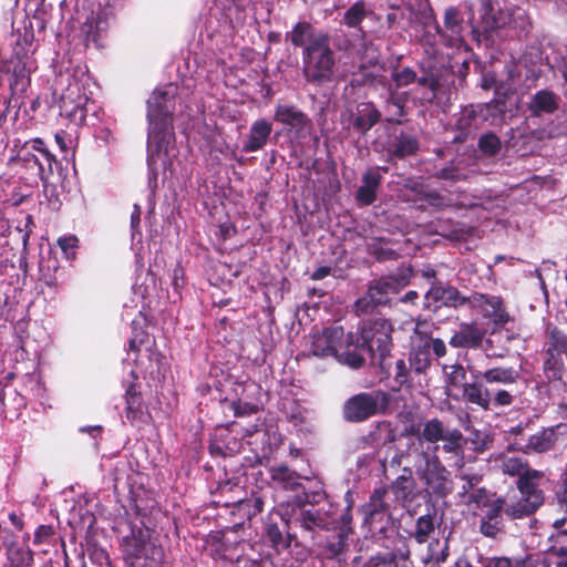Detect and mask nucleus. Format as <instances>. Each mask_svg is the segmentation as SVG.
I'll use <instances>...</instances> for the list:
<instances>
[{
	"label": "nucleus",
	"mask_w": 567,
	"mask_h": 567,
	"mask_svg": "<svg viewBox=\"0 0 567 567\" xmlns=\"http://www.w3.org/2000/svg\"><path fill=\"white\" fill-rule=\"evenodd\" d=\"M176 87L173 84L157 87L147 100L148 120V165L166 168L177 155L173 128V100Z\"/></svg>",
	"instance_id": "1"
},
{
	"label": "nucleus",
	"mask_w": 567,
	"mask_h": 567,
	"mask_svg": "<svg viewBox=\"0 0 567 567\" xmlns=\"http://www.w3.org/2000/svg\"><path fill=\"white\" fill-rule=\"evenodd\" d=\"M352 333H344L342 327L334 326L323 329L312 336L311 354L326 358L333 357L338 362L350 368H360L364 358L358 351Z\"/></svg>",
	"instance_id": "2"
},
{
	"label": "nucleus",
	"mask_w": 567,
	"mask_h": 567,
	"mask_svg": "<svg viewBox=\"0 0 567 567\" xmlns=\"http://www.w3.org/2000/svg\"><path fill=\"white\" fill-rule=\"evenodd\" d=\"M504 473L519 475L518 491L520 498L506 507V514L513 518H522L533 514L543 503L544 497L536 482L543 477L537 470H525V464L517 457H507L503 462Z\"/></svg>",
	"instance_id": "3"
},
{
	"label": "nucleus",
	"mask_w": 567,
	"mask_h": 567,
	"mask_svg": "<svg viewBox=\"0 0 567 567\" xmlns=\"http://www.w3.org/2000/svg\"><path fill=\"white\" fill-rule=\"evenodd\" d=\"M334 65L333 53L326 35H319L303 51V72L310 81L329 80Z\"/></svg>",
	"instance_id": "4"
},
{
	"label": "nucleus",
	"mask_w": 567,
	"mask_h": 567,
	"mask_svg": "<svg viewBox=\"0 0 567 567\" xmlns=\"http://www.w3.org/2000/svg\"><path fill=\"white\" fill-rule=\"evenodd\" d=\"M391 324L385 320L373 322L369 328L362 331V343H358V351L363 357V352L369 351L383 358L391 347Z\"/></svg>",
	"instance_id": "5"
},
{
	"label": "nucleus",
	"mask_w": 567,
	"mask_h": 567,
	"mask_svg": "<svg viewBox=\"0 0 567 567\" xmlns=\"http://www.w3.org/2000/svg\"><path fill=\"white\" fill-rule=\"evenodd\" d=\"M234 392L237 400L231 403L236 415L256 413L261 405V386L251 380L236 382Z\"/></svg>",
	"instance_id": "6"
},
{
	"label": "nucleus",
	"mask_w": 567,
	"mask_h": 567,
	"mask_svg": "<svg viewBox=\"0 0 567 567\" xmlns=\"http://www.w3.org/2000/svg\"><path fill=\"white\" fill-rule=\"evenodd\" d=\"M87 96L80 92L79 85L71 84L61 97V115L68 117L75 124H82L86 117Z\"/></svg>",
	"instance_id": "7"
},
{
	"label": "nucleus",
	"mask_w": 567,
	"mask_h": 567,
	"mask_svg": "<svg viewBox=\"0 0 567 567\" xmlns=\"http://www.w3.org/2000/svg\"><path fill=\"white\" fill-rule=\"evenodd\" d=\"M380 394L361 393L349 399L344 405V416L349 421H363L378 411Z\"/></svg>",
	"instance_id": "8"
},
{
	"label": "nucleus",
	"mask_w": 567,
	"mask_h": 567,
	"mask_svg": "<svg viewBox=\"0 0 567 567\" xmlns=\"http://www.w3.org/2000/svg\"><path fill=\"white\" fill-rule=\"evenodd\" d=\"M483 316L493 322L494 331L504 328L507 323L513 322L514 319L507 312L502 298L497 296L481 295L476 299Z\"/></svg>",
	"instance_id": "9"
},
{
	"label": "nucleus",
	"mask_w": 567,
	"mask_h": 567,
	"mask_svg": "<svg viewBox=\"0 0 567 567\" xmlns=\"http://www.w3.org/2000/svg\"><path fill=\"white\" fill-rule=\"evenodd\" d=\"M396 290V285L392 280H378L369 287L367 295L359 299L355 306L358 310L369 312L373 307L385 303L389 300V295L395 293Z\"/></svg>",
	"instance_id": "10"
},
{
	"label": "nucleus",
	"mask_w": 567,
	"mask_h": 567,
	"mask_svg": "<svg viewBox=\"0 0 567 567\" xmlns=\"http://www.w3.org/2000/svg\"><path fill=\"white\" fill-rule=\"evenodd\" d=\"M422 439L431 443H436L441 440L446 441L447 444L444 445V450L450 452L458 445L462 434L457 430L445 432L443 423L437 419H432L424 424Z\"/></svg>",
	"instance_id": "11"
},
{
	"label": "nucleus",
	"mask_w": 567,
	"mask_h": 567,
	"mask_svg": "<svg viewBox=\"0 0 567 567\" xmlns=\"http://www.w3.org/2000/svg\"><path fill=\"white\" fill-rule=\"evenodd\" d=\"M430 362V337L420 332V324L417 323L412 337L410 363L416 372H423L429 368Z\"/></svg>",
	"instance_id": "12"
},
{
	"label": "nucleus",
	"mask_w": 567,
	"mask_h": 567,
	"mask_svg": "<svg viewBox=\"0 0 567 567\" xmlns=\"http://www.w3.org/2000/svg\"><path fill=\"white\" fill-rule=\"evenodd\" d=\"M423 464L416 466L417 474L433 488H440L446 480V471L441 465L439 458L434 456L422 455Z\"/></svg>",
	"instance_id": "13"
},
{
	"label": "nucleus",
	"mask_w": 567,
	"mask_h": 567,
	"mask_svg": "<svg viewBox=\"0 0 567 567\" xmlns=\"http://www.w3.org/2000/svg\"><path fill=\"white\" fill-rule=\"evenodd\" d=\"M565 433V425L544 429L529 437L527 449L536 453L547 452L555 446L559 435Z\"/></svg>",
	"instance_id": "14"
},
{
	"label": "nucleus",
	"mask_w": 567,
	"mask_h": 567,
	"mask_svg": "<svg viewBox=\"0 0 567 567\" xmlns=\"http://www.w3.org/2000/svg\"><path fill=\"white\" fill-rule=\"evenodd\" d=\"M275 120L297 132L303 131L309 125L308 117L296 107L289 105H278Z\"/></svg>",
	"instance_id": "15"
},
{
	"label": "nucleus",
	"mask_w": 567,
	"mask_h": 567,
	"mask_svg": "<svg viewBox=\"0 0 567 567\" xmlns=\"http://www.w3.org/2000/svg\"><path fill=\"white\" fill-rule=\"evenodd\" d=\"M443 37L449 39L451 45H460L463 41V17L455 8H449L444 14Z\"/></svg>",
	"instance_id": "16"
},
{
	"label": "nucleus",
	"mask_w": 567,
	"mask_h": 567,
	"mask_svg": "<svg viewBox=\"0 0 567 567\" xmlns=\"http://www.w3.org/2000/svg\"><path fill=\"white\" fill-rule=\"evenodd\" d=\"M426 299L429 302L437 303L436 307H457L465 302V298L455 288L441 286L432 287L426 293Z\"/></svg>",
	"instance_id": "17"
},
{
	"label": "nucleus",
	"mask_w": 567,
	"mask_h": 567,
	"mask_svg": "<svg viewBox=\"0 0 567 567\" xmlns=\"http://www.w3.org/2000/svg\"><path fill=\"white\" fill-rule=\"evenodd\" d=\"M271 133V124L265 120L256 121L250 128L248 141L244 145L245 152H255L261 148Z\"/></svg>",
	"instance_id": "18"
},
{
	"label": "nucleus",
	"mask_w": 567,
	"mask_h": 567,
	"mask_svg": "<svg viewBox=\"0 0 567 567\" xmlns=\"http://www.w3.org/2000/svg\"><path fill=\"white\" fill-rule=\"evenodd\" d=\"M446 377V392L450 396L458 400L460 395L456 390H463L466 379V372L462 365L453 364L444 368Z\"/></svg>",
	"instance_id": "19"
},
{
	"label": "nucleus",
	"mask_w": 567,
	"mask_h": 567,
	"mask_svg": "<svg viewBox=\"0 0 567 567\" xmlns=\"http://www.w3.org/2000/svg\"><path fill=\"white\" fill-rule=\"evenodd\" d=\"M481 17L482 23L486 30L502 28L508 20L507 14L503 11H498L496 13L495 8L489 0H483L481 4Z\"/></svg>",
	"instance_id": "20"
},
{
	"label": "nucleus",
	"mask_w": 567,
	"mask_h": 567,
	"mask_svg": "<svg viewBox=\"0 0 567 567\" xmlns=\"http://www.w3.org/2000/svg\"><path fill=\"white\" fill-rule=\"evenodd\" d=\"M380 183V175L375 171H369L363 176V184L357 193L360 203L369 205L375 199V192Z\"/></svg>",
	"instance_id": "21"
},
{
	"label": "nucleus",
	"mask_w": 567,
	"mask_h": 567,
	"mask_svg": "<svg viewBox=\"0 0 567 567\" xmlns=\"http://www.w3.org/2000/svg\"><path fill=\"white\" fill-rule=\"evenodd\" d=\"M379 112L371 103H361L357 107L354 125L358 130L367 132L379 120Z\"/></svg>",
	"instance_id": "22"
},
{
	"label": "nucleus",
	"mask_w": 567,
	"mask_h": 567,
	"mask_svg": "<svg viewBox=\"0 0 567 567\" xmlns=\"http://www.w3.org/2000/svg\"><path fill=\"white\" fill-rule=\"evenodd\" d=\"M463 396L471 403L481 406L484 410H488L491 403V396L487 389L476 383H468L464 385L462 390Z\"/></svg>",
	"instance_id": "23"
},
{
	"label": "nucleus",
	"mask_w": 567,
	"mask_h": 567,
	"mask_svg": "<svg viewBox=\"0 0 567 567\" xmlns=\"http://www.w3.org/2000/svg\"><path fill=\"white\" fill-rule=\"evenodd\" d=\"M529 109L536 115L551 113L557 109L556 96L549 91H540L533 97Z\"/></svg>",
	"instance_id": "24"
},
{
	"label": "nucleus",
	"mask_w": 567,
	"mask_h": 567,
	"mask_svg": "<svg viewBox=\"0 0 567 567\" xmlns=\"http://www.w3.org/2000/svg\"><path fill=\"white\" fill-rule=\"evenodd\" d=\"M502 504L498 502L486 513V519L481 524V532L488 537H495L502 529V522L499 519V512Z\"/></svg>",
	"instance_id": "25"
},
{
	"label": "nucleus",
	"mask_w": 567,
	"mask_h": 567,
	"mask_svg": "<svg viewBox=\"0 0 567 567\" xmlns=\"http://www.w3.org/2000/svg\"><path fill=\"white\" fill-rule=\"evenodd\" d=\"M483 378L488 383H514L518 373L513 368H493L484 372Z\"/></svg>",
	"instance_id": "26"
},
{
	"label": "nucleus",
	"mask_w": 567,
	"mask_h": 567,
	"mask_svg": "<svg viewBox=\"0 0 567 567\" xmlns=\"http://www.w3.org/2000/svg\"><path fill=\"white\" fill-rule=\"evenodd\" d=\"M433 530L434 525L432 518L430 516H421L416 520L414 537L417 543H425Z\"/></svg>",
	"instance_id": "27"
},
{
	"label": "nucleus",
	"mask_w": 567,
	"mask_h": 567,
	"mask_svg": "<svg viewBox=\"0 0 567 567\" xmlns=\"http://www.w3.org/2000/svg\"><path fill=\"white\" fill-rule=\"evenodd\" d=\"M567 567V548L551 549L542 561V567Z\"/></svg>",
	"instance_id": "28"
},
{
	"label": "nucleus",
	"mask_w": 567,
	"mask_h": 567,
	"mask_svg": "<svg viewBox=\"0 0 567 567\" xmlns=\"http://www.w3.org/2000/svg\"><path fill=\"white\" fill-rule=\"evenodd\" d=\"M312 35V28L309 23L299 22L290 33L291 42L296 47H300L307 39Z\"/></svg>",
	"instance_id": "29"
},
{
	"label": "nucleus",
	"mask_w": 567,
	"mask_h": 567,
	"mask_svg": "<svg viewBox=\"0 0 567 567\" xmlns=\"http://www.w3.org/2000/svg\"><path fill=\"white\" fill-rule=\"evenodd\" d=\"M365 9L363 2H357L344 13V23L348 27L358 25L364 18Z\"/></svg>",
	"instance_id": "30"
},
{
	"label": "nucleus",
	"mask_w": 567,
	"mask_h": 567,
	"mask_svg": "<svg viewBox=\"0 0 567 567\" xmlns=\"http://www.w3.org/2000/svg\"><path fill=\"white\" fill-rule=\"evenodd\" d=\"M78 238L74 235L60 237L58 245L62 249L66 259H73L75 257V248L78 247Z\"/></svg>",
	"instance_id": "31"
},
{
	"label": "nucleus",
	"mask_w": 567,
	"mask_h": 567,
	"mask_svg": "<svg viewBox=\"0 0 567 567\" xmlns=\"http://www.w3.org/2000/svg\"><path fill=\"white\" fill-rule=\"evenodd\" d=\"M498 138L493 134L484 135L480 140L481 150L488 154L496 153V151L498 150Z\"/></svg>",
	"instance_id": "32"
},
{
	"label": "nucleus",
	"mask_w": 567,
	"mask_h": 567,
	"mask_svg": "<svg viewBox=\"0 0 567 567\" xmlns=\"http://www.w3.org/2000/svg\"><path fill=\"white\" fill-rule=\"evenodd\" d=\"M481 336H476L474 339H470L465 332H461L453 336L450 340V343L453 347H467L477 343L481 340Z\"/></svg>",
	"instance_id": "33"
},
{
	"label": "nucleus",
	"mask_w": 567,
	"mask_h": 567,
	"mask_svg": "<svg viewBox=\"0 0 567 567\" xmlns=\"http://www.w3.org/2000/svg\"><path fill=\"white\" fill-rule=\"evenodd\" d=\"M30 144L33 150L40 152L43 155L48 165L51 167L52 162L54 161V156L44 146V142L41 138H34L30 142Z\"/></svg>",
	"instance_id": "34"
},
{
	"label": "nucleus",
	"mask_w": 567,
	"mask_h": 567,
	"mask_svg": "<svg viewBox=\"0 0 567 567\" xmlns=\"http://www.w3.org/2000/svg\"><path fill=\"white\" fill-rule=\"evenodd\" d=\"M433 350L436 357L441 358L446 353L445 343L441 339L430 338V350Z\"/></svg>",
	"instance_id": "35"
},
{
	"label": "nucleus",
	"mask_w": 567,
	"mask_h": 567,
	"mask_svg": "<svg viewBox=\"0 0 567 567\" xmlns=\"http://www.w3.org/2000/svg\"><path fill=\"white\" fill-rule=\"evenodd\" d=\"M512 401H513V396L511 395L509 392H507L505 390L498 391L494 398L495 404L499 405V406L509 405L512 403Z\"/></svg>",
	"instance_id": "36"
},
{
	"label": "nucleus",
	"mask_w": 567,
	"mask_h": 567,
	"mask_svg": "<svg viewBox=\"0 0 567 567\" xmlns=\"http://www.w3.org/2000/svg\"><path fill=\"white\" fill-rule=\"evenodd\" d=\"M415 78V73L411 70H403L401 73H398L395 76V81L399 85H405L413 82Z\"/></svg>",
	"instance_id": "37"
},
{
	"label": "nucleus",
	"mask_w": 567,
	"mask_h": 567,
	"mask_svg": "<svg viewBox=\"0 0 567 567\" xmlns=\"http://www.w3.org/2000/svg\"><path fill=\"white\" fill-rule=\"evenodd\" d=\"M136 401V391L134 386H130L126 391V402H127V411L131 412L133 410L134 403Z\"/></svg>",
	"instance_id": "38"
},
{
	"label": "nucleus",
	"mask_w": 567,
	"mask_h": 567,
	"mask_svg": "<svg viewBox=\"0 0 567 567\" xmlns=\"http://www.w3.org/2000/svg\"><path fill=\"white\" fill-rule=\"evenodd\" d=\"M268 536L275 545L281 542V533L277 526H270L268 528Z\"/></svg>",
	"instance_id": "39"
},
{
	"label": "nucleus",
	"mask_w": 567,
	"mask_h": 567,
	"mask_svg": "<svg viewBox=\"0 0 567 567\" xmlns=\"http://www.w3.org/2000/svg\"><path fill=\"white\" fill-rule=\"evenodd\" d=\"M224 9L230 10L233 7L240 8L245 4V0H217Z\"/></svg>",
	"instance_id": "40"
},
{
	"label": "nucleus",
	"mask_w": 567,
	"mask_h": 567,
	"mask_svg": "<svg viewBox=\"0 0 567 567\" xmlns=\"http://www.w3.org/2000/svg\"><path fill=\"white\" fill-rule=\"evenodd\" d=\"M447 557V545L445 544L442 551L437 555L431 554L427 560H434L435 563L440 564L444 561Z\"/></svg>",
	"instance_id": "41"
},
{
	"label": "nucleus",
	"mask_w": 567,
	"mask_h": 567,
	"mask_svg": "<svg viewBox=\"0 0 567 567\" xmlns=\"http://www.w3.org/2000/svg\"><path fill=\"white\" fill-rule=\"evenodd\" d=\"M396 379L400 383L403 382V378H405V362L403 360H399L396 362Z\"/></svg>",
	"instance_id": "42"
},
{
	"label": "nucleus",
	"mask_w": 567,
	"mask_h": 567,
	"mask_svg": "<svg viewBox=\"0 0 567 567\" xmlns=\"http://www.w3.org/2000/svg\"><path fill=\"white\" fill-rule=\"evenodd\" d=\"M415 147H416L415 141L410 140V141L401 143L400 152L401 153H405V152L411 153L415 150Z\"/></svg>",
	"instance_id": "43"
},
{
	"label": "nucleus",
	"mask_w": 567,
	"mask_h": 567,
	"mask_svg": "<svg viewBox=\"0 0 567 567\" xmlns=\"http://www.w3.org/2000/svg\"><path fill=\"white\" fill-rule=\"evenodd\" d=\"M442 197L437 194H430L429 195V203L432 205V206H436V207H442L444 206L443 202H442Z\"/></svg>",
	"instance_id": "44"
},
{
	"label": "nucleus",
	"mask_w": 567,
	"mask_h": 567,
	"mask_svg": "<svg viewBox=\"0 0 567 567\" xmlns=\"http://www.w3.org/2000/svg\"><path fill=\"white\" fill-rule=\"evenodd\" d=\"M328 274H329V268H327V267H321V268L317 269V270L312 274V279H315V280H320V279L324 278Z\"/></svg>",
	"instance_id": "45"
},
{
	"label": "nucleus",
	"mask_w": 567,
	"mask_h": 567,
	"mask_svg": "<svg viewBox=\"0 0 567 567\" xmlns=\"http://www.w3.org/2000/svg\"><path fill=\"white\" fill-rule=\"evenodd\" d=\"M140 219H141V210H140V207L137 205H135L134 212L131 217L132 226L135 227L140 223Z\"/></svg>",
	"instance_id": "46"
},
{
	"label": "nucleus",
	"mask_w": 567,
	"mask_h": 567,
	"mask_svg": "<svg viewBox=\"0 0 567 567\" xmlns=\"http://www.w3.org/2000/svg\"><path fill=\"white\" fill-rule=\"evenodd\" d=\"M488 567H512L511 561L506 558H499L495 560L492 565Z\"/></svg>",
	"instance_id": "47"
},
{
	"label": "nucleus",
	"mask_w": 567,
	"mask_h": 567,
	"mask_svg": "<svg viewBox=\"0 0 567 567\" xmlns=\"http://www.w3.org/2000/svg\"><path fill=\"white\" fill-rule=\"evenodd\" d=\"M561 483H563V494H564V497L567 498V463H566L564 473L561 475Z\"/></svg>",
	"instance_id": "48"
},
{
	"label": "nucleus",
	"mask_w": 567,
	"mask_h": 567,
	"mask_svg": "<svg viewBox=\"0 0 567 567\" xmlns=\"http://www.w3.org/2000/svg\"><path fill=\"white\" fill-rule=\"evenodd\" d=\"M55 141L62 151L66 150V143L61 134H59V133L55 134Z\"/></svg>",
	"instance_id": "49"
},
{
	"label": "nucleus",
	"mask_w": 567,
	"mask_h": 567,
	"mask_svg": "<svg viewBox=\"0 0 567 567\" xmlns=\"http://www.w3.org/2000/svg\"><path fill=\"white\" fill-rule=\"evenodd\" d=\"M455 567H472L466 560H458Z\"/></svg>",
	"instance_id": "50"
},
{
	"label": "nucleus",
	"mask_w": 567,
	"mask_h": 567,
	"mask_svg": "<svg viewBox=\"0 0 567 567\" xmlns=\"http://www.w3.org/2000/svg\"><path fill=\"white\" fill-rule=\"evenodd\" d=\"M564 522H565V519H564V518H563V519H556V520L554 522V527H556V528H560V527L564 525Z\"/></svg>",
	"instance_id": "51"
},
{
	"label": "nucleus",
	"mask_w": 567,
	"mask_h": 567,
	"mask_svg": "<svg viewBox=\"0 0 567 567\" xmlns=\"http://www.w3.org/2000/svg\"><path fill=\"white\" fill-rule=\"evenodd\" d=\"M130 347H131V349H134V348H135V340H131V342H130Z\"/></svg>",
	"instance_id": "52"
},
{
	"label": "nucleus",
	"mask_w": 567,
	"mask_h": 567,
	"mask_svg": "<svg viewBox=\"0 0 567 567\" xmlns=\"http://www.w3.org/2000/svg\"><path fill=\"white\" fill-rule=\"evenodd\" d=\"M563 534L567 535V529L563 530Z\"/></svg>",
	"instance_id": "53"
}]
</instances>
